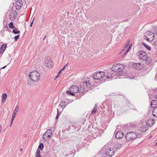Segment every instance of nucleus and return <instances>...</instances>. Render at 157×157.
Returning a JSON list of instances; mask_svg holds the SVG:
<instances>
[{
	"label": "nucleus",
	"mask_w": 157,
	"mask_h": 157,
	"mask_svg": "<svg viewBox=\"0 0 157 157\" xmlns=\"http://www.w3.org/2000/svg\"><path fill=\"white\" fill-rule=\"evenodd\" d=\"M137 55H138L139 58L140 59L145 61L146 63L149 64L151 62V60L150 57H148L146 52L143 51H139Z\"/></svg>",
	"instance_id": "1"
},
{
	"label": "nucleus",
	"mask_w": 157,
	"mask_h": 157,
	"mask_svg": "<svg viewBox=\"0 0 157 157\" xmlns=\"http://www.w3.org/2000/svg\"><path fill=\"white\" fill-rule=\"evenodd\" d=\"M124 66L122 64H117L113 65L112 67V70L115 72H117L118 75H123L124 73L123 71Z\"/></svg>",
	"instance_id": "2"
},
{
	"label": "nucleus",
	"mask_w": 157,
	"mask_h": 157,
	"mask_svg": "<svg viewBox=\"0 0 157 157\" xmlns=\"http://www.w3.org/2000/svg\"><path fill=\"white\" fill-rule=\"evenodd\" d=\"M29 76L31 80L33 82H36L40 79V75L38 71H34L30 73Z\"/></svg>",
	"instance_id": "3"
},
{
	"label": "nucleus",
	"mask_w": 157,
	"mask_h": 157,
	"mask_svg": "<svg viewBox=\"0 0 157 157\" xmlns=\"http://www.w3.org/2000/svg\"><path fill=\"white\" fill-rule=\"evenodd\" d=\"M145 39L149 42L152 41L154 39V35L150 31L145 33L144 34Z\"/></svg>",
	"instance_id": "4"
},
{
	"label": "nucleus",
	"mask_w": 157,
	"mask_h": 157,
	"mask_svg": "<svg viewBox=\"0 0 157 157\" xmlns=\"http://www.w3.org/2000/svg\"><path fill=\"white\" fill-rule=\"evenodd\" d=\"M137 136V135L136 132H132L127 133L125 136V138L127 140L131 141L135 139Z\"/></svg>",
	"instance_id": "5"
},
{
	"label": "nucleus",
	"mask_w": 157,
	"mask_h": 157,
	"mask_svg": "<svg viewBox=\"0 0 157 157\" xmlns=\"http://www.w3.org/2000/svg\"><path fill=\"white\" fill-rule=\"evenodd\" d=\"M105 75V74L104 72L100 71L94 74L93 78L94 79L96 80H99L101 79L104 80L105 79V78H104Z\"/></svg>",
	"instance_id": "6"
},
{
	"label": "nucleus",
	"mask_w": 157,
	"mask_h": 157,
	"mask_svg": "<svg viewBox=\"0 0 157 157\" xmlns=\"http://www.w3.org/2000/svg\"><path fill=\"white\" fill-rule=\"evenodd\" d=\"M52 131L50 129H48L47 131L44 133L43 136V138L45 141H47L48 139L50 138L52 135Z\"/></svg>",
	"instance_id": "7"
},
{
	"label": "nucleus",
	"mask_w": 157,
	"mask_h": 157,
	"mask_svg": "<svg viewBox=\"0 0 157 157\" xmlns=\"http://www.w3.org/2000/svg\"><path fill=\"white\" fill-rule=\"evenodd\" d=\"M114 153V150L113 148H109L107 149L105 152V154L109 156L112 157Z\"/></svg>",
	"instance_id": "8"
},
{
	"label": "nucleus",
	"mask_w": 157,
	"mask_h": 157,
	"mask_svg": "<svg viewBox=\"0 0 157 157\" xmlns=\"http://www.w3.org/2000/svg\"><path fill=\"white\" fill-rule=\"evenodd\" d=\"M155 121V120L154 119H149L146 122V125L148 127L151 126L154 124Z\"/></svg>",
	"instance_id": "9"
},
{
	"label": "nucleus",
	"mask_w": 157,
	"mask_h": 157,
	"mask_svg": "<svg viewBox=\"0 0 157 157\" xmlns=\"http://www.w3.org/2000/svg\"><path fill=\"white\" fill-rule=\"evenodd\" d=\"M70 91H73L75 94L79 90L78 87L75 85L71 86L69 88Z\"/></svg>",
	"instance_id": "10"
},
{
	"label": "nucleus",
	"mask_w": 157,
	"mask_h": 157,
	"mask_svg": "<svg viewBox=\"0 0 157 157\" xmlns=\"http://www.w3.org/2000/svg\"><path fill=\"white\" fill-rule=\"evenodd\" d=\"M124 136V133L121 131L117 132L116 134L115 137L117 139H121Z\"/></svg>",
	"instance_id": "11"
},
{
	"label": "nucleus",
	"mask_w": 157,
	"mask_h": 157,
	"mask_svg": "<svg viewBox=\"0 0 157 157\" xmlns=\"http://www.w3.org/2000/svg\"><path fill=\"white\" fill-rule=\"evenodd\" d=\"M133 67L137 69H141L143 67L142 65L140 63H134Z\"/></svg>",
	"instance_id": "12"
},
{
	"label": "nucleus",
	"mask_w": 157,
	"mask_h": 157,
	"mask_svg": "<svg viewBox=\"0 0 157 157\" xmlns=\"http://www.w3.org/2000/svg\"><path fill=\"white\" fill-rule=\"evenodd\" d=\"M156 106H157V101L155 100H152L151 103V108L156 107Z\"/></svg>",
	"instance_id": "13"
},
{
	"label": "nucleus",
	"mask_w": 157,
	"mask_h": 157,
	"mask_svg": "<svg viewBox=\"0 0 157 157\" xmlns=\"http://www.w3.org/2000/svg\"><path fill=\"white\" fill-rule=\"evenodd\" d=\"M152 114L155 117H157V106L156 107L152 108Z\"/></svg>",
	"instance_id": "14"
},
{
	"label": "nucleus",
	"mask_w": 157,
	"mask_h": 157,
	"mask_svg": "<svg viewBox=\"0 0 157 157\" xmlns=\"http://www.w3.org/2000/svg\"><path fill=\"white\" fill-rule=\"evenodd\" d=\"M7 47V44H3L2 45V47L0 48L1 50L0 51V53H3L6 50Z\"/></svg>",
	"instance_id": "15"
},
{
	"label": "nucleus",
	"mask_w": 157,
	"mask_h": 157,
	"mask_svg": "<svg viewBox=\"0 0 157 157\" xmlns=\"http://www.w3.org/2000/svg\"><path fill=\"white\" fill-rule=\"evenodd\" d=\"M83 85L84 86H86L87 88H90L91 86V83L89 80L83 82Z\"/></svg>",
	"instance_id": "16"
},
{
	"label": "nucleus",
	"mask_w": 157,
	"mask_h": 157,
	"mask_svg": "<svg viewBox=\"0 0 157 157\" xmlns=\"http://www.w3.org/2000/svg\"><path fill=\"white\" fill-rule=\"evenodd\" d=\"M65 101H61L60 104L59 106L63 109L66 107V105L65 104Z\"/></svg>",
	"instance_id": "17"
},
{
	"label": "nucleus",
	"mask_w": 157,
	"mask_h": 157,
	"mask_svg": "<svg viewBox=\"0 0 157 157\" xmlns=\"http://www.w3.org/2000/svg\"><path fill=\"white\" fill-rule=\"evenodd\" d=\"M19 109V106H17L15 109V110L14 111L13 115L12 116V117H13V116H14V118H15L16 115L17 114V112H18V111Z\"/></svg>",
	"instance_id": "18"
},
{
	"label": "nucleus",
	"mask_w": 157,
	"mask_h": 157,
	"mask_svg": "<svg viewBox=\"0 0 157 157\" xmlns=\"http://www.w3.org/2000/svg\"><path fill=\"white\" fill-rule=\"evenodd\" d=\"M97 104H95L94 105V107L93 109L91 111V113L92 114H94L96 113L97 111Z\"/></svg>",
	"instance_id": "19"
},
{
	"label": "nucleus",
	"mask_w": 157,
	"mask_h": 157,
	"mask_svg": "<svg viewBox=\"0 0 157 157\" xmlns=\"http://www.w3.org/2000/svg\"><path fill=\"white\" fill-rule=\"evenodd\" d=\"M114 75H113V74H111L110 73H109L107 75V79L108 80H110L112 79V78L114 77Z\"/></svg>",
	"instance_id": "20"
},
{
	"label": "nucleus",
	"mask_w": 157,
	"mask_h": 157,
	"mask_svg": "<svg viewBox=\"0 0 157 157\" xmlns=\"http://www.w3.org/2000/svg\"><path fill=\"white\" fill-rule=\"evenodd\" d=\"M121 147V145L119 143H115L114 144V148L116 149H119Z\"/></svg>",
	"instance_id": "21"
},
{
	"label": "nucleus",
	"mask_w": 157,
	"mask_h": 157,
	"mask_svg": "<svg viewBox=\"0 0 157 157\" xmlns=\"http://www.w3.org/2000/svg\"><path fill=\"white\" fill-rule=\"evenodd\" d=\"M7 97V95L6 93H4L2 96V101L4 102L6 99Z\"/></svg>",
	"instance_id": "22"
},
{
	"label": "nucleus",
	"mask_w": 157,
	"mask_h": 157,
	"mask_svg": "<svg viewBox=\"0 0 157 157\" xmlns=\"http://www.w3.org/2000/svg\"><path fill=\"white\" fill-rule=\"evenodd\" d=\"M142 44L146 48H147L149 50H151V47L149 45L146 44L145 43L142 42Z\"/></svg>",
	"instance_id": "23"
},
{
	"label": "nucleus",
	"mask_w": 157,
	"mask_h": 157,
	"mask_svg": "<svg viewBox=\"0 0 157 157\" xmlns=\"http://www.w3.org/2000/svg\"><path fill=\"white\" fill-rule=\"evenodd\" d=\"M66 93L68 95H71L72 96H74L75 93L73 91H70L67 90L66 91Z\"/></svg>",
	"instance_id": "24"
},
{
	"label": "nucleus",
	"mask_w": 157,
	"mask_h": 157,
	"mask_svg": "<svg viewBox=\"0 0 157 157\" xmlns=\"http://www.w3.org/2000/svg\"><path fill=\"white\" fill-rule=\"evenodd\" d=\"M36 157H41L40 151L39 149H37L36 153Z\"/></svg>",
	"instance_id": "25"
},
{
	"label": "nucleus",
	"mask_w": 157,
	"mask_h": 157,
	"mask_svg": "<svg viewBox=\"0 0 157 157\" xmlns=\"http://www.w3.org/2000/svg\"><path fill=\"white\" fill-rule=\"evenodd\" d=\"M9 27L10 29L14 28V26L13 25V23L12 22H10L9 25Z\"/></svg>",
	"instance_id": "26"
},
{
	"label": "nucleus",
	"mask_w": 157,
	"mask_h": 157,
	"mask_svg": "<svg viewBox=\"0 0 157 157\" xmlns=\"http://www.w3.org/2000/svg\"><path fill=\"white\" fill-rule=\"evenodd\" d=\"M44 147V146L43 144L41 143L39 144L38 146V149L41 150H42L43 148Z\"/></svg>",
	"instance_id": "27"
},
{
	"label": "nucleus",
	"mask_w": 157,
	"mask_h": 157,
	"mask_svg": "<svg viewBox=\"0 0 157 157\" xmlns=\"http://www.w3.org/2000/svg\"><path fill=\"white\" fill-rule=\"evenodd\" d=\"M13 32L14 34H17L19 33L20 32L19 31H18L17 29L15 28L13 30Z\"/></svg>",
	"instance_id": "28"
},
{
	"label": "nucleus",
	"mask_w": 157,
	"mask_h": 157,
	"mask_svg": "<svg viewBox=\"0 0 157 157\" xmlns=\"http://www.w3.org/2000/svg\"><path fill=\"white\" fill-rule=\"evenodd\" d=\"M78 91H80L82 93L83 92L85 91L84 88L83 87H80V90Z\"/></svg>",
	"instance_id": "29"
},
{
	"label": "nucleus",
	"mask_w": 157,
	"mask_h": 157,
	"mask_svg": "<svg viewBox=\"0 0 157 157\" xmlns=\"http://www.w3.org/2000/svg\"><path fill=\"white\" fill-rule=\"evenodd\" d=\"M57 114L56 117V120L58 119L59 116V109H57Z\"/></svg>",
	"instance_id": "30"
},
{
	"label": "nucleus",
	"mask_w": 157,
	"mask_h": 157,
	"mask_svg": "<svg viewBox=\"0 0 157 157\" xmlns=\"http://www.w3.org/2000/svg\"><path fill=\"white\" fill-rule=\"evenodd\" d=\"M19 35H18L17 36H15L14 37V40L15 41H17L19 37Z\"/></svg>",
	"instance_id": "31"
},
{
	"label": "nucleus",
	"mask_w": 157,
	"mask_h": 157,
	"mask_svg": "<svg viewBox=\"0 0 157 157\" xmlns=\"http://www.w3.org/2000/svg\"><path fill=\"white\" fill-rule=\"evenodd\" d=\"M14 116H13V117H12V119H11V124L10 125V126H11L12 123H13V120H14Z\"/></svg>",
	"instance_id": "32"
},
{
	"label": "nucleus",
	"mask_w": 157,
	"mask_h": 157,
	"mask_svg": "<svg viewBox=\"0 0 157 157\" xmlns=\"http://www.w3.org/2000/svg\"><path fill=\"white\" fill-rule=\"evenodd\" d=\"M155 33V34L157 35V27H156L154 29Z\"/></svg>",
	"instance_id": "33"
},
{
	"label": "nucleus",
	"mask_w": 157,
	"mask_h": 157,
	"mask_svg": "<svg viewBox=\"0 0 157 157\" xmlns=\"http://www.w3.org/2000/svg\"><path fill=\"white\" fill-rule=\"evenodd\" d=\"M132 46V44H131V45L129 46V47L127 49V50L126 51L128 52H129V51L130 50V48H131V46Z\"/></svg>",
	"instance_id": "34"
},
{
	"label": "nucleus",
	"mask_w": 157,
	"mask_h": 157,
	"mask_svg": "<svg viewBox=\"0 0 157 157\" xmlns=\"http://www.w3.org/2000/svg\"><path fill=\"white\" fill-rule=\"evenodd\" d=\"M45 66H47V67H49V64L48 63H45Z\"/></svg>",
	"instance_id": "35"
},
{
	"label": "nucleus",
	"mask_w": 157,
	"mask_h": 157,
	"mask_svg": "<svg viewBox=\"0 0 157 157\" xmlns=\"http://www.w3.org/2000/svg\"><path fill=\"white\" fill-rule=\"evenodd\" d=\"M34 19H33L32 21L31 22V24L30 25V27H32L33 24V22Z\"/></svg>",
	"instance_id": "36"
},
{
	"label": "nucleus",
	"mask_w": 157,
	"mask_h": 157,
	"mask_svg": "<svg viewBox=\"0 0 157 157\" xmlns=\"http://www.w3.org/2000/svg\"><path fill=\"white\" fill-rule=\"evenodd\" d=\"M68 64V63H67V64H66L63 67V69H64L65 68H66V66Z\"/></svg>",
	"instance_id": "37"
},
{
	"label": "nucleus",
	"mask_w": 157,
	"mask_h": 157,
	"mask_svg": "<svg viewBox=\"0 0 157 157\" xmlns=\"http://www.w3.org/2000/svg\"><path fill=\"white\" fill-rule=\"evenodd\" d=\"M18 2H19V3L21 4V5H22V3H21V2L22 3V1H21L20 2H17V3Z\"/></svg>",
	"instance_id": "38"
},
{
	"label": "nucleus",
	"mask_w": 157,
	"mask_h": 157,
	"mask_svg": "<svg viewBox=\"0 0 157 157\" xmlns=\"http://www.w3.org/2000/svg\"><path fill=\"white\" fill-rule=\"evenodd\" d=\"M42 22H43L44 21V17H43L42 19Z\"/></svg>",
	"instance_id": "39"
},
{
	"label": "nucleus",
	"mask_w": 157,
	"mask_h": 157,
	"mask_svg": "<svg viewBox=\"0 0 157 157\" xmlns=\"http://www.w3.org/2000/svg\"><path fill=\"white\" fill-rule=\"evenodd\" d=\"M61 70H60L58 73V75L60 74L61 73Z\"/></svg>",
	"instance_id": "40"
},
{
	"label": "nucleus",
	"mask_w": 157,
	"mask_h": 157,
	"mask_svg": "<svg viewBox=\"0 0 157 157\" xmlns=\"http://www.w3.org/2000/svg\"><path fill=\"white\" fill-rule=\"evenodd\" d=\"M6 67V66H4L3 67H2L1 68H2V69H4L5 68V67Z\"/></svg>",
	"instance_id": "41"
},
{
	"label": "nucleus",
	"mask_w": 157,
	"mask_h": 157,
	"mask_svg": "<svg viewBox=\"0 0 157 157\" xmlns=\"http://www.w3.org/2000/svg\"><path fill=\"white\" fill-rule=\"evenodd\" d=\"M128 45V44H126V47H127Z\"/></svg>",
	"instance_id": "42"
},
{
	"label": "nucleus",
	"mask_w": 157,
	"mask_h": 157,
	"mask_svg": "<svg viewBox=\"0 0 157 157\" xmlns=\"http://www.w3.org/2000/svg\"><path fill=\"white\" fill-rule=\"evenodd\" d=\"M128 52L126 51L125 53H124V55H126Z\"/></svg>",
	"instance_id": "43"
},
{
	"label": "nucleus",
	"mask_w": 157,
	"mask_h": 157,
	"mask_svg": "<svg viewBox=\"0 0 157 157\" xmlns=\"http://www.w3.org/2000/svg\"><path fill=\"white\" fill-rule=\"evenodd\" d=\"M155 98L157 99V95H155Z\"/></svg>",
	"instance_id": "44"
},
{
	"label": "nucleus",
	"mask_w": 157,
	"mask_h": 157,
	"mask_svg": "<svg viewBox=\"0 0 157 157\" xmlns=\"http://www.w3.org/2000/svg\"><path fill=\"white\" fill-rule=\"evenodd\" d=\"M59 76V75H58L56 77V78H58Z\"/></svg>",
	"instance_id": "45"
},
{
	"label": "nucleus",
	"mask_w": 157,
	"mask_h": 157,
	"mask_svg": "<svg viewBox=\"0 0 157 157\" xmlns=\"http://www.w3.org/2000/svg\"><path fill=\"white\" fill-rule=\"evenodd\" d=\"M63 70H64V69H63V68L62 69L60 70H61V71H63Z\"/></svg>",
	"instance_id": "46"
},
{
	"label": "nucleus",
	"mask_w": 157,
	"mask_h": 157,
	"mask_svg": "<svg viewBox=\"0 0 157 157\" xmlns=\"http://www.w3.org/2000/svg\"><path fill=\"white\" fill-rule=\"evenodd\" d=\"M155 44H157V41L155 42Z\"/></svg>",
	"instance_id": "47"
},
{
	"label": "nucleus",
	"mask_w": 157,
	"mask_h": 157,
	"mask_svg": "<svg viewBox=\"0 0 157 157\" xmlns=\"http://www.w3.org/2000/svg\"><path fill=\"white\" fill-rule=\"evenodd\" d=\"M45 37H46V36H44V38H43V40H44V39H45Z\"/></svg>",
	"instance_id": "48"
},
{
	"label": "nucleus",
	"mask_w": 157,
	"mask_h": 157,
	"mask_svg": "<svg viewBox=\"0 0 157 157\" xmlns=\"http://www.w3.org/2000/svg\"><path fill=\"white\" fill-rule=\"evenodd\" d=\"M20 151H22V148H21V149H20Z\"/></svg>",
	"instance_id": "49"
},
{
	"label": "nucleus",
	"mask_w": 157,
	"mask_h": 157,
	"mask_svg": "<svg viewBox=\"0 0 157 157\" xmlns=\"http://www.w3.org/2000/svg\"><path fill=\"white\" fill-rule=\"evenodd\" d=\"M156 144H157V142Z\"/></svg>",
	"instance_id": "50"
}]
</instances>
